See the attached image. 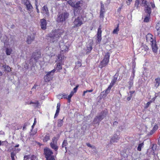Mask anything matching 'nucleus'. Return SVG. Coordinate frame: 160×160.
Returning a JSON list of instances; mask_svg holds the SVG:
<instances>
[{"mask_svg": "<svg viewBox=\"0 0 160 160\" xmlns=\"http://www.w3.org/2000/svg\"><path fill=\"white\" fill-rule=\"evenodd\" d=\"M68 3L72 8H73L74 13H79L80 12L82 6L83 2L82 0L76 2L74 0H68Z\"/></svg>", "mask_w": 160, "mask_h": 160, "instance_id": "1", "label": "nucleus"}, {"mask_svg": "<svg viewBox=\"0 0 160 160\" xmlns=\"http://www.w3.org/2000/svg\"><path fill=\"white\" fill-rule=\"evenodd\" d=\"M118 76V74L116 73V74L113 76V78L108 88L106 90L101 92L100 94L101 95H102L103 93L104 92L105 93L104 94L102 95V98H103V96L104 97H106L107 95L110 92L112 88L117 81Z\"/></svg>", "mask_w": 160, "mask_h": 160, "instance_id": "2", "label": "nucleus"}, {"mask_svg": "<svg viewBox=\"0 0 160 160\" xmlns=\"http://www.w3.org/2000/svg\"><path fill=\"white\" fill-rule=\"evenodd\" d=\"M64 31L62 29H58L52 31L48 34V36L53 40L56 39L57 41L58 39L60 37L63 33Z\"/></svg>", "mask_w": 160, "mask_h": 160, "instance_id": "3", "label": "nucleus"}, {"mask_svg": "<svg viewBox=\"0 0 160 160\" xmlns=\"http://www.w3.org/2000/svg\"><path fill=\"white\" fill-rule=\"evenodd\" d=\"M110 53L109 52L105 53V54L102 60L100 62L99 67L102 68L108 65L109 62Z\"/></svg>", "mask_w": 160, "mask_h": 160, "instance_id": "4", "label": "nucleus"}, {"mask_svg": "<svg viewBox=\"0 0 160 160\" xmlns=\"http://www.w3.org/2000/svg\"><path fill=\"white\" fill-rule=\"evenodd\" d=\"M52 150L48 147H45L44 149V155L46 160H55V156L53 154Z\"/></svg>", "mask_w": 160, "mask_h": 160, "instance_id": "5", "label": "nucleus"}, {"mask_svg": "<svg viewBox=\"0 0 160 160\" xmlns=\"http://www.w3.org/2000/svg\"><path fill=\"white\" fill-rule=\"evenodd\" d=\"M58 138L55 137L52 139L51 142L50 143V147L55 151L56 155L58 154Z\"/></svg>", "mask_w": 160, "mask_h": 160, "instance_id": "6", "label": "nucleus"}, {"mask_svg": "<svg viewBox=\"0 0 160 160\" xmlns=\"http://www.w3.org/2000/svg\"><path fill=\"white\" fill-rule=\"evenodd\" d=\"M69 15V13L66 11L59 13L58 15L57 22H62L65 21L68 18Z\"/></svg>", "mask_w": 160, "mask_h": 160, "instance_id": "7", "label": "nucleus"}, {"mask_svg": "<svg viewBox=\"0 0 160 160\" xmlns=\"http://www.w3.org/2000/svg\"><path fill=\"white\" fill-rule=\"evenodd\" d=\"M83 18L82 16L75 18L73 22V26L72 28H75L81 26L83 23Z\"/></svg>", "mask_w": 160, "mask_h": 160, "instance_id": "8", "label": "nucleus"}, {"mask_svg": "<svg viewBox=\"0 0 160 160\" xmlns=\"http://www.w3.org/2000/svg\"><path fill=\"white\" fill-rule=\"evenodd\" d=\"M55 71V69H54L51 71L48 72L44 77V80L46 82H49L52 79Z\"/></svg>", "mask_w": 160, "mask_h": 160, "instance_id": "9", "label": "nucleus"}, {"mask_svg": "<svg viewBox=\"0 0 160 160\" xmlns=\"http://www.w3.org/2000/svg\"><path fill=\"white\" fill-rule=\"evenodd\" d=\"M104 112H102L98 116H96L94 118L93 122L94 124L99 125L100 122L104 118Z\"/></svg>", "mask_w": 160, "mask_h": 160, "instance_id": "10", "label": "nucleus"}, {"mask_svg": "<svg viewBox=\"0 0 160 160\" xmlns=\"http://www.w3.org/2000/svg\"><path fill=\"white\" fill-rule=\"evenodd\" d=\"M102 26L100 25L98 29V32L97 33V43H100L102 40Z\"/></svg>", "mask_w": 160, "mask_h": 160, "instance_id": "11", "label": "nucleus"}, {"mask_svg": "<svg viewBox=\"0 0 160 160\" xmlns=\"http://www.w3.org/2000/svg\"><path fill=\"white\" fill-rule=\"evenodd\" d=\"M24 5L26 6L27 10L28 11H31L33 9V7L28 0H22Z\"/></svg>", "mask_w": 160, "mask_h": 160, "instance_id": "12", "label": "nucleus"}, {"mask_svg": "<svg viewBox=\"0 0 160 160\" xmlns=\"http://www.w3.org/2000/svg\"><path fill=\"white\" fill-rule=\"evenodd\" d=\"M146 37L147 42L150 43V44L154 42L153 36L151 34L148 33L146 35Z\"/></svg>", "mask_w": 160, "mask_h": 160, "instance_id": "13", "label": "nucleus"}, {"mask_svg": "<svg viewBox=\"0 0 160 160\" xmlns=\"http://www.w3.org/2000/svg\"><path fill=\"white\" fill-rule=\"evenodd\" d=\"M42 13L43 15L46 17L49 16V12L47 6L45 5L42 7Z\"/></svg>", "mask_w": 160, "mask_h": 160, "instance_id": "14", "label": "nucleus"}, {"mask_svg": "<svg viewBox=\"0 0 160 160\" xmlns=\"http://www.w3.org/2000/svg\"><path fill=\"white\" fill-rule=\"evenodd\" d=\"M40 25L42 29L45 30L46 29L47 22L46 20L45 19H41L40 21Z\"/></svg>", "mask_w": 160, "mask_h": 160, "instance_id": "15", "label": "nucleus"}, {"mask_svg": "<svg viewBox=\"0 0 160 160\" xmlns=\"http://www.w3.org/2000/svg\"><path fill=\"white\" fill-rule=\"evenodd\" d=\"M60 48L61 50V53L63 54L68 52L69 50L68 47L64 44L60 46Z\"/></svg>", "mask_w": 160, "mask_h": 160, "instance_id": "16", "label": "nucleus"}, {"mask_svg": "<svg viewBox=\"0 0 160 160\" xmlns=\"http://www.w3.org/2000/svg\"><path fill=\"white\" fill-rule=\"evenodd\" d=\"M41 57V53L40 52H33L32 55V57L35 60L37 61Z\"/></svg>", "mask_w": 160, "mask_h": 160, "instance_id": "17", "label": "nucleus"}, {"mask_svg": "<svg viewBox=\"0 0 160 160\" xmlns=\"http://www.w3.org/2000/svg\"><path fill=\"white\" fill-rule=\"evenodd\" d=\"M35 34H33L31 36H28L27 40H26L28 44H30L31 42L34 40L35 38Z\"/></svg>", "mask_w": 160, "mask_h": 160, "instance_id": "18", "label": "nucleus"}, {"mask_svg": "<svg viewBox=\"0 0 160 160\" xmlns=\"http://www.w3.org/2000/svg\"><path fill=\"white\" fill-rule=\"evenodd\" d=\"M140 49H141V52L142 53L146 52V53H144V55H145L148 49V47L145 44H142L141 47Z\"/></svg>", "mask_w": 160, "mask_h": 160, "instance_id": "19", "label": "nucleus"}, {"mask_svg": "<svg viewBox=\"0 0 160 160\" xmlns=\"http://www.w3.org/2000/svg\"><path fill=\"white\" fill-rule=\"evenodd\" d=\"M87 52L86 53L88 54L90 53L92 49V43H90L87 45Z\"/></svg>", "mask_w": 160, "mask_h": 160, "instance_id": "20", "label": "nucleus"}, {"mask_svg": "<svg viewBox=\"0 0 160 160\" xmlns=\"http://www.w3.org/2000/svg\"><path fill=\"white\" fill-rule=\"evenodd\" d=\"M50 139V135L48 133H46L45 136L43 137L42 140L43 142H47Z\"/></svg>", "mask_w": 160, "mask_h": 160, "instance_id": "21", "label": "nucleus"}, {"mask_svg": "<svg viewBox=\"0 0 160 160\" xmlns=\"http://www.w3.org/2000/svg\"><path fill=\"white\" fill-rule=\"evenodd\" d=\"M151 44L153 51L154 52H157L158 48L156 44V41H154L153 42L151 43Z\"/></svg>", "mask_w": 160, "mask_h": 160, "instance_id": "22", "label": "nucleus"}, {"mask_svg": "<svg viewBox=\"0 0 160 160\" xmlns=\"http://www.w3.org/2000/svg\"><path fill=\"white\" fill-rule=\"evenodd\" d=\"M62 63L60 62H57L56 64V70H57L58 72H60V70L62 69Z\"/></svg>", "mask_w": 160, "mask_h": 160, "instance_id": "23", "label": "nucleus"}, {"mask_svg": "<svg viewBox=\"0 0 160 160\" xmlns=\"http://www.w3.org/2000/svg\"><path fill=\"white\" fill-rule=\"evenodd\" d=\"M144 11L145 12L148 14L149 16H150L151 13V9L150 7H149L148 6L145 7Z\"/></svg>", "mask_w": 160, "mask_h": 160, "instance_id": "24", "label": "nucleus"}, {"mask_svg": "<svg viewBox=\"0 0 160 160\" xmlns=\"http://www.w3.org/2000/svg\"><path fill=\"white\" fill-rule=\"evenodd\" d=\"M57 62H60L62 63V60L64 59L63 56H62L61 54H58L57 56Z\"/></svg>", "mask_w": 160, "mask_h": 160, "instance_id": "25", "label": "nucleus"}, {"mask_svg": "<svg viewBox=\"0 0 160 160\" xmlns=\"http://www.w3.org/2000/svg\"><path fill=\"white\" fill-rule=\"evenodd\" d=\"M155 28L158 35L160 34V23H157L156 25Z\"/></svg>", "mask_w": 160, "mask_h": 160, "instance_id": "26", "label": "nucleus"}, {"mask_svg": "<svg viewBox=\"0 0 160 160\" xmlns=\"http://www.w3.org/2000/svg\"><path fill=\"white\" fill-rule=\"evenodd\" d=\"M155 86L157 88H158L160 84V78H158L155 79Z\"/></svg>", "mask_w": 160, "mask_h": 160, "instance_id": "27", "label": "nucleus"}, {"mask_svg": "<svg viewBox=\"0 0 160 160\" xmlns=\"http://www.w3.org/2000/svg\"><path fill=\"white\" fill-rule=\"evenodd\" d=\"M64 118L62 119H58V120L57 123V126L59 127H60L62 126L63 124V119Z\"/></svg>", "mask_w": 160, "mask_h": 160, "instance_id": "28", "label": "nucleus"}, {"mask_svg": "<svg viewBox=\"0 0 160 160\" xmlns=\"http://www.w3.org/2000/svg\"><path fill=\"white\" fill-rule=\"evenodd\" d=\"M142 1L141 5L142 6L144 7L149 5V3L146 0H140Z\"/></svg>", "mask_w": 160, "mask_h": 160, "instance_id": "29", "label": "nucleus"}, {"mask_svg": "<svg viewBox=\"0 0 160 160\" xmlns=\"http://www.w3.org/2000/svg\"><path fill=\"white\" fill-rule=\"evenodd\" d=\"M68 143L67 142V141L66 140H64L62 143V147L64 148L65 147L66 150V151H67V148L66 147V146L68 145Z\"/></svg>", "mask_w": 160, "mask_h": 160, "instance_id": "30", "label": "nucleus"}, {"mask_svg": "<svg viewBox=\"0 0 160 160\" xmlns=\"http://www.w3.org/2000/svg\"><path fill=\"white\" fill-rule=\"evenodd\" d=\"M119 24H118L117 25V26L116 28L114 29L112 32V33L113 34H118V32L119 31Z\"/></svg>", "mask_w": 160, "mask_h": 160, "instance_id": "31", "label": "nucleus"}, {"mask_svg": "<svg viewBox=\"0 0 160 160\" xmlns=\"http://www.w3.org/2000/svg\"><path fill=\"white\" fill-rule=\"evenodd\" d=\"M2 67L5 69V70L8 72H10L11 71V68L8 65H3Z\"/></svg>", "mask_w": 160, "mask_h": 160, "instance_id": "32", "label": "nucleus"}, {"mask_svg": "<svg viewBox=\"0 0 160 160\" xmlns=\"http://www.w3.org/2000/svg\"><path fill=\"white\" fill-rule=\"evenodd\" d=\"M144 145V144L143 142L139 144L137 148L138 150L139 151H141L142 148L143 146Z\"/></svg>", "mask_w": 160, "mask_h": 160, "instance_id": "33", "label": "nucleus"}, {"mask_svg": "<svg viewBox=\"0 0 160 160\" xmlns=\"http://www.w3.org/2000/svg\"><path fill=\"white\" fill-rule=\"evenodd\" d=\"M12 50L11 48H7L6 49V54L8 55H10L11 53Z\"/></svg>", "mask_w": 160, "mask_h": 160, "instance_id": "34", "label": "nucleus"}, {"mask_svg": "<svg viewBox=\"0 0 160 160\" xmlns=\"http://www.w3.org/2000/svg\"><path fill=\"white\" fill-rule=\"evenodd\" d=\"M129 85L128 89H130L133 85V82L132 79L130 80L128 82Z\"/></svg>", "mask_w": 160, "mask_h": 160, "instance_id": "35", "label": "nucleus"}, {"mask_svg": "<svg viewBox=\"0 0 160 160\" xmlns=\"http://www.w3.org/2000/svg\"><path fill=\"white\" fill-rule=\"evenodd\" d=\"M150 16H149V15H147L146 17H145L143 21L144 22H149L150 20Z\"/></svg>", "mask_w": 160, "mask_h": 160, "instance_id": "36", "label": "nucleus"}, {"mask_svg": "<svg viewBox=\"0 0 160 160\" xmlns=\"http://www.w3.org/2000/svg\"><path fill=\"white\" fill-rule=\"evenodd\" d=\"M16 153H15L13 151L11 153V157L12 160H15L14 157L16 156Z\"/></svg>", "mask_w": 160, "mask_h": 160, "instance_id": "37", "label": "nucleus"}, {"mask_svg": "<svg viewBox=\"0 0 160 160\" xmlns=\"http://www.w3.org/2000/svg\"><path fill=\"white\" fill-rule=\"evenodd\" d=\"M140 1V0H136L135 2L134 6L137 8H138V7Z\"/></svg>", "mask_w": 160, "mask_h": 160, "instance_id": "38", "label": "nucleus"}, {"mask_svg": "<svg viewBox=\"0 0 160 160\" xmlns=\"http://www.w3.org/2000/svg\"><path fill=\"white\" fill-rule=\"evenodd\" d=\"M60 111V109H57L56 112V113L55 114L54 118H56L59 115V113Z\"/></svg>", "mask_w": 160, "mask_h": 160, "instance_id": "39", "label": "nucleus"}, {"mask_svg": "<svg viewBox=\"0 0 160 160\" xmlns=\"http://www.w3.org/2000/svg\"><path fill=\"white\" fill-rule=\"evenodd\" d=\"M105 12H100V18L103 19L104 17V14Z\"/></svg>", "mask_w": 160, "mask_h": 160, "instance_id": "40", "label": "nucleus"}, {"mask_svg": "<svg viewBox=\"0 0 160 160\" xmlns=\"http://www.w3.org/2000/svg\"><path fill=\"white\" fill-rule=\"evenodd\" d=\"M36 123H37L36 118H34V122L33 123V124L32 126V129H33L35 125L36 124Z\"/></svg>", "mask_w": 160, "mask_h": 160, "instance_id": "41", "label": "nucleus"}, {"mask_svg": "<svg viewBox=\"0 0 160 160\" xmlns=\"http://www.w3.org/2000/svg\"><path fill=\"white\" fill-rule=\"evenodd\" d=\"M111 139L113 142H117V140H118V137H117V138H115L114 136Z\"/></svg>", "mask_w": 160, "mask_h": 160, "instance_id": "42", "label": "nucleus"}, {"mask_svg": "<svg viewBox=\"0 0 160 160\" xmlns=\"http://www.w3.org/2000/svg\"><path fill=\"white\" fill-rule=\"evenodd\" d=\"M132 0H126V3L128 5H129L131 2H132Z\"/></svg>", "mask_w": 160, "mask_h": 160, "instance_id": "43", "label": "nucleus"}, {"mask_svg": "<svg viewBox=\"0 0 160 160\" xmlns=\"http://www.w3.org/2000/svg\"><path fill=\"white\" fill-rule=\"evenodd\" d=\"M67 95L65 94H63L62 95L61 98L67 99Z\"/></svg>", "mask_w": 160, "mask_h": 160, "instance_id": "44", "label": "nucleus"}, {"mask_svg": "<svg viewBox=\"0 0 160 160\" xmlns=\"http://www.w3.org/2000/svg\"><path fill=\"white\" fill-rule=\"evenodd\" d=\"M79 87V85H78L76 86V87L74 88L73 89V92L76 93L78 90V88Z\"/></svg>", "mask_w": 160, "mask_h": 160, "instance_id": "45", "label": "nucleus"}, {"mask_svg": "<svg viewBox=\"0 0 160 160\" xmlns=\"http://www.w3.org/2000/svg\"><path fill=\"white\" fill-rule=\"evenodd\" d=\"M37 158V157L35 156L34 155H32L31 158V160H34L35 159H36Z\"/></svg>", "mask_w": 160, "mask_h": 160, "instance_id": "46", "label": "nucleus"}, {"mask_svg": "<svg viewBox=\"0 0 160 160\" xmlns=\"http://www.w3.org/2000/svg\"><path fill=\"white\" fill-rule=\"evenodd\" d=\"M61 104L60 102H58L57 104V109H60Z\"/></svg>", "mask_w": 160, "mask_h": 160, "instance_id": "47", "label": "nucleus"}, {"mask_svg": "<svg viewBox=\"0 0 160 160\" xmlns=\"http://www.w3.org/2000/svg\"><path fill=\"white\" fill-rule=\"evenodd\" d=\"M75 93V92H74L73 91H72L71 92L70 94L68 96L72 98V97L73 96L74 93Z\"/></svg>", "mask_w": 160, "mask_h": 160, "instance_id": "48", "label": "nucleus"}, {"mask_svg": "<svg viewBox=\"0 0 160 160\" xmlns=\"http://www.w3.org/2000/svg\"><path fill=\"white\" fill-rule=\"evenodd\" d=\"M29 158V156L28 155H25L24 157V159L23 160H27Z\"/></svg>", "mask_w": 160, "mask_h": 160, "instance_id": "49", "label": "nucleus"}, {"mask_svg": "<svg viewBox=\"0 0 160 160\" xmlns=\"http://www.w3.org/2000/svg\"><path fill=\"white\" fill-rule=\"evenodd\" d=\"M77 65H78V67H80L82 66V63L79 61H78L77 62Z\"/></svg>", "mask_w": 160, "mask_h": 160, "instance_id": "50", "label": "nucleus"}, {"mask_svg": "<svg viewBox=\"0 0 160 160\" xmlns=\"http://www.w3.org/2000/svg\"><path fill=\"white\" fill-rule=\"evenodd\" d=\"M150 104L149 102H148L146 104V106L145 107V108H147L150 105Z\"/></svg>", "mask_w": 160, "mask_h": 160, "instance_id": "51", "label": "nucleus"}, {"mask_svg": "<svg viewBox=\"0 0 160 160\" xmlns=\"http://www.w3.org/2000/svg\"><path fill=\"white\" fill-rule=\"evenodd\" d=\"M135 92V91H130L129 92V93H130V96L132 97V95Z\"/></svg>", "mask_w": 160, "mask_h": 160, "instance_id": "52", "label": "nucleus"}, {"mask_svg": "<svg viewBox=\"0 0 160 160\" xmlns=\"http://www.w3.org/2000/svg\"><path fill=\"white\" fill-rule=\"evenodd\" d=\"M123 6V5H122V6L120 7H119L118 8V9L117 10L118 12H120L121 11V9L122 8Z\"/></svg>", "mask_w": 160, "mask_h": 160, "instance_id": "53", "label": "nucleus"}, {"mask_svg": "<svg viewBox=\"0 0 160 160\" xmlns=\"http://www.w3.org/2000/svg\"><path fill=\"white\" fill-rule=\"evenodd\" d=\"M150 4H151V6H152V8H154L155 7V5L152 2H150Z\"/></svg>", "mask_w": 160, "mask_h": 160, "instance_id": "54", "label": "nucleus"}, {"mask_svg": "<svg viewBox=\"0 0 160 160\" xmlns=\"http://www.w3.org/2000/svg\"><path fill=\"white\" fill-rule=\"evenodd\" d=\"M100 12H105V10L104 8H100Z\"/></svg>", "mask_w": 160, "mask_h": 160, "instance_id": "55", "label": "nucleus"}, {"mask_svg": "<svg viewBox=\"0 0 160 160\" xmlns=\"http://www.w3.org/2000/svg\"><path fill=\"white\" fill-rule=\"evenodd\" d=\"M132 97H131V96H130L129 97H127V100L128 101H129L130 100H131Z\"/></svg>", "mask_w": 160, "mask_h": 160, "instance_id": "56", "label": "nucleus"}, {"mask_svg": "<svg viewBox=\"0 0 160 160\" xmlns=\"http://www.w3.org/2000/svg\"><path fill=\"white\" fill-rule=\"evenodd\" d=\"M38 3L36 4V3H35V4H36V9L37 10V12L38 13H39V9L38 8V6H37V4Z\"/></svg>", "mask_w": 160, "mask_h": 160, "instance_id": "57", "label": "nucleus"}, {"mask_svg": "<svg viewBox=\"0 0 160 160\" xmlns=\"http://www.w3.org/2000/svg\"><path fill=\"white\" fill-rule=\"evenodd\" d=\"M101 8H104V6L102 2H101Z\"/></svg>", "mask_w": 160, "mask_h": 160, "instance_id": "58", "label": "nucleus"}, {"mask_svg": "<svg viewBox=\"0 0 160 160\" xmlns=\"http://www.w3.org/2000/svg\"><path fill=\"white\" fill-rule=\"evenodd\" d=\"M71 97H69L68 96V98H67V99L68 100V102H71Z\"/></svg>", "mask_w": 160, "mask_h": 160, "instance_id": "59", "label": "nucleus"}, {"mask_svg": "<svg viewBox=\"0 0 160 160\" xmlns=\"http://www.w3.org/2000/svg\"><path fill=\"white\" fill-rule=\"evenodd\" d=\"M86 144L88 147H90V148L92 147V145L89 143H86Z\"/></svg>", "mask_w": 160, "mask_h": 160, "instance_id": "60", "label": "nucleus"}, {"mask_svg": "<svg viewBox=\"0 0 160 160\" xmlns=\"http://www.w3.org/2000/svg\"><path fill=\"white\" fill-rule=\"evenodd\" d=\"M27 126V125L25 123L24 124V125H23V128H22V129L23 130H24L26 128V127Z\"/></svg>", "mask_w": 160, "mask_h": 160, "instance_id": "61", "label": "nucleus"}, {"mask_svg": "<svg viewBox=\"0 0 160 160\" xmlns=\"http://www.w3.org/2000/svg\"><path fill=\"white\" fill-rule=\"evenodd\" d=\"M93 90L92 89H91V90H87L86 91H87V92H92L93 91Z\"/></svg>", "mask_w": 160, "mask_h": 160, "instance_id": "62", "label": "nucleus"}, {"mask_svg": "<svg viewBox=\"0 0 160 160\" xmlns=\"http://www.w3.org/2000/svg\"><path fill=\"white\" fill-rule=\"evenodd\" d=\"M20 150H21V149H20V148H17V150H16V152H15V153H17L18 152L20 151Z\"/></svg>", "mask_w": 160, "mask_h": 160, "instance_id": "63", "label": "nucleus"}, {"mask_svg": "<svg viewBox=\"0 0 160 160\" xmlns=\"http://www.w3.org/2000/svg\"><path fill=\"white\" fill-rule=\"evenodd\" d=\"M118 123V122L117 121H115L113 122V125H116Z\"/></svg>", "mask_w": 160, "mask_h": 160, "instance_id": "64", "label": "nucleus"}]
</instances>
